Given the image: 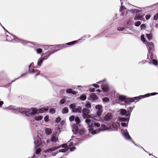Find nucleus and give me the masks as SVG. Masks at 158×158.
<instances>
[{
	"label": "nucleus",
	"mask_w": 158,
	"mask_h": 158,
	"mask_svg": "<svg viewBox=\"0 0 158 158\" xmlns=\"http://www.w3.org/2000/svg\"><path fill=\"white\" fill-rule=\"evenodd\" d=\"M89 110L85 108L83 110L82 117L84 119H86L85 122L87 123L88 126L89 131H91L93 130L95 127H100V124L95 121L91 120L89 118H91V116L89 114Z\"/></svg>",
	"instance_id": "obj_1"
},
{
	"label": "nucleus",
	"mask_w": 158,
	"mask_h": 158,
	"mask_svg": "<svg viewBox=\"0 0 158 158\" xmlns=\"http://www.w3.org/2000/svg\"><path fill=\"white\" fill-rule=\"evenodd\" d=\"M144 95H140L138 97H136L133 98H127L124 95H120L119 99L122 101H123L125 102L126 105L130 104L131 102H134L135 100H137L136 102L138 101L142 98H144Z\"/></svg>",
	"instance_id": "obj_2"
},
{
	"label": "nucleus",
	"mask_w": 158,
	"mask_h": 158,
	"mask_svg": "<svg viewBox=\"0 0 158 158\" xmlns=\"http://www.w3.org/2000/svg\"><path fill=\"white\" fill-rule=\"evenodd\" d=\"M37 112V109L33 108L30 109H25L21 108V110L19 111V113H21L22 114H24L26 116H33Z\"/></svg>",
	"instance_id": "obj_3"
},
{
	"label": "nucleus",
	"mask_w": 158,
	"mask_h": 158,
	"mask_svg": "<svg viewBox=\"0 0 158 158\" xmlns=\"http://www.w3.org/2000/svg\"><path fill=\"white\" fill-rule=\"evenodd\" d=\"M6 41L15 43H20L23 44H25L27 42L26 40L20 39L10 34L6 35Z\"/></svg>",
	"instance_id": "obj_4"
},
{
	"label": "nucleus",
	"mask_w": 158,
	"mask_h": 158,
	"mask_svg": "<svg viewBox=\"0 0 158 158\" xmlns=\"http://www.w3.org/2000/svg\"><path fill=\"white\" fill-rule=\"evenodd\" d=\"M75 121L76 124H74L72 126L73 131L74 134H76L77 133L78 130L82 128V125L80 124L81 120L78 117L75 118Z\"/></svg>",
	"instance_id": "obj_5"
},
{
	"label": "nucleus",
	"mask_w": 158,
	"mask_h": 158,
	"mask_svg": "<svg viewBox=\"0 0 158 158\" xmlns=\"http://www.w3.org/2000/svg\"><path fill=\"white\" fill-rule=\"evenodd\" d=\"M96 127H95L94 128V129L91 131H89L92 135L95 134L99 133L101 131H103L107 130L110 127V124H108L107 126L105 125L104 124H102L101 125L100 128H98V129L95 130Z\"/></svg>",
	"instance_id": "obj_6"
},
{
	"label": "nucleus",
	"mask_w": 158,
	"mask_h": 158,
	"mask_svg": "<svg viewBox=\"0 0 158 158\" xmlns=\"http://www.w3.org/2000/svg\"><path fill=\"white\" fill-rule=\"evenodd\" d=\"M65 47V44L50 45L48 47L47 49L50 50L51 51H54V52H55Z\"/></svg>",
	"instance_id": "obj_7"
},
{
	"label": "nucleus",
	"mask_w": 158,
	"mask_h": 158,
	"mask_svg": "<svg viewBox=\"0 0 158 158\" xmlns=\"http://www.w3.org/2000/svg\"><path fill=\"white\" fill-rule=\"evenodd\" d=\"M106 79L97 82L98 84H101V87L102 90L105 92H107L110 89V87L108 84L106 82Z\"/></svg>",
	"instance_id": "obj_8"
},
{
	"label": "nucleus",
	"mask_w": 158,
	"mask_h": 158,
	"mask_svg": "<svg viewBox=\"0 0 158 158\" xmlns=\"http://www.w3.org/2000/svg\"><path fill=\"white\" fill-rule=\"evenodd\" d=\"M34 139V144L36 147L40 146L41 147H43L44 146L45 143L44 142L43 143L42 142L40 137L38 135H35Z\"/></svg>",
	"instance_id": "obj_9"
},
{
	"label": "nucleus",
	"mask_w": 158,
	"mask_h": 158,
	"mask_svg": "<svg viewBox=\"0 0 158 158\" xmlns=\"http://www.w3.org/2000/svg\"><path fill=\"white\" fill-rule=\"evenodd\" d=\"M69 107L72 109V112L80 113L81 112V107L80 106H76L74 103L70 104Z\"/></svg>",
	"instance_id": "obj_10"
},
{
	"label": "nucleus",
	"mask_w": 158,
	"mask_h": 158,
	"mask_svg": "<svg viewBox=\"0 0 158 158\" xmlns=\"http://www.w3.org/2000/svg\"><path fill=\"white\" fill-rule=\"evenodd\" d=\"M121 133L126 139L128 140H131V137L129 135L127 129H122Z\"/></svg>",
	"instance_id": "obj_11"
},
{
	"label": "nucleus",
	"mask_w": 158,
	"mask_h": 158,
	"mask_svg": "<svg viewBox=\"0 0 158 158\" xmlns=\"http://www.w3.org/2000/svg\"><path fill=\"white\" fill-rule=\"evenodd\" d=\"M59 134L57 132H54L51 136V141L52 142L55 143L58 141Z\"/></svg>",
	"instance_id": "obj_12"
},
{
	"label": "nucleus",
	"mask_w": 158,
	"mask_h": 158,
	"mask_svg": "<svg viewBox=\"0 0 158 158\" xmlns=\"http://www.w3.org/2000/svg\"><path fill=\"white\" fill-rule=\"evenodd\" d=\"M34 65L33 63H31L29 65V72L30 73H36L35 75V77H36L38 75H40V71L37 69H31V67H33Z\"/></svg>",
	"instance_id": "obj_13"
},
{
	"label": "nucleus",
	"mask_w": 158,
	"mask_h": 158,
	"mask_svg": "<svg viewBox=\"0 0 158 158\" xmlns=\"http://www.w3.org/2000/svg\"><path fill=\"white\" fill-rule=\"evenodd\" d=\"M148 58L149 57L150 59L152 60V64L155 65L156 66L158 65V62L155 59H153L154 58V56L152 52H149L148 53Z\"/></svg>",
	"instance_id": "obj_14"
},
{
	"label": "nucleus",
	"mask_w": 158,
	"mask_h": 158,
	"mask_svg": "<svg viewBox=\"0 0 158 158\" xmlns=\"http://www.w3.org/2000/svg\"><path fill=\"white\" fill-rule=\"evenodd\" d=\"M123 1L126 2V1L125 0H121V6L120 9L119 11L120 12H122V13L121 14V15L123 16H125V15H126V14L127 13V11H124L125 7L123 6Z\"/></svg>",
	"instance_id": "obj_15"
},
{
	"label": "nucleus",
	"mask_w": 158,
	"mask_h": 158,
	"mask_svg": "<svg viewBox=\"0 0 158 158\" xmlns=\"http://www.w3.org/2000/svg\"><path fill=\"white\" fill-rule=\"evenodd\" d=\"M21 108L20 107H16L15 106L11 105L5 108L6 109L8 110H13L15 111H18L21 110Z\"/></svg>",
	"instance_id": "obj_16"
},
{
	"label": "nucleus",
	"mask_w": 158,
	"mask_h": 158,
	"mask_svg": "<svg viewBox=\"0 0 158 158\" xmlns=\"http://www.w3.org/2000/svg\"><path fill=\"white\" fill-rule=\"evenodd\" d=\"M54 53V51H48L46 53H44L43 54L42 56H43V57H42L43 59H44V60L47 59L48 57L52 54L53 53Z\"/></svg>",
	"instance_id": "obj_17"
},
{
	"label": "nucleus",
	"mask_w": 158,
	"mask_h": 158,
	"mask_svg": "<svg viewBox=\"0 0 158 158\" xmlns=\"http://www.w3.org/2000/svg\"><path fill=\"white\" fill-rule=\"evenodd\" d=\"M113 117L112 114L110 113H107L104 118V121H109Z\"/></svg>",
	"instance_id": "obj_18"
},
{
	"label": "nucleus",
	"mask_w": 158,
	"mask_h": 158,
	"mask_svg": "<svg viewBox=\"0 0 158 158\" xmlns=\"http://www.w3.org/2000/svg\"><path fill=\"white\" fill-rule=\"evenodd\" d=\"M120 113L122 115L127 116L130 115V111L129 110L127 111L124 109H121L120 110Z\"/></svg>",
	"instance_id": "obj_19"
},
{
	"label": "nucleus",
	"mask_w": 158,
	"mask_h": 158,
	"mask_svg": "<svg viewBox=\"0 0 158 158\" xmlns=\"http://www.w3.org/2000/svg\"><path fill=\"white\" fill-rule=\"evenodd\" d=\"M61 147L64 148L60 149L59 150V152H66L69 149V147L68 146L67 144H64L61 146Z\"/></svg>",
	"instance_id": "obj_20"
},
{
	"label": "nucleus",
	"mask_w": 158,
	"mask_h": 158,
	"mask_svg": "<svg viewBox=\"0 0 158 158\" xmlns=\"http://www.w3.org/2000/svg\"><path fill=\"white\" fill-rule=\"evenodd\" d=\"M147 46L149 48V50L148 51V53L150 52H151V51L154 48V44L152 42H148L147 41L145 43Z\"/></svg>",
	"instance_id": "obj_21"
},
{
	"label": "nucleus",
	"mask_w": 158,
	"mask_h": 158,
	"mask_svg": "<svg viewBox=\"0 0 158 158\" xmlns=\"http://www.w3.org/2000/svg\"><path fill=\"white\" fill-rule=\"evenodd\" d=\"M130 116L127 118H119V121L122 122H125L128 123L129 119Z\"/></svg>",
	"instance_id": "obj_22"
},
{
	"label": "nucleus",
	"mask_w": 158,
	"mask_h": 158,
	"mask_svg": "<svg viewBox=\"0 0 158 158\" xmlns=\"http://www.w3.org/2000/svg\"><path fill=\"white\" fill-rule=\"evenodd\" d=\"M26 41L27 42V43H26V44H25V45H26L27 44L29 43V44H33V45L34 46V47H37H37H40L41 46V45H40L36 43H35V42H31V43L30 42H27V41Z\"/></svg>",
	"instance_id": "obj_23"
},
{
	"label": "nucleus",
	"mask_w": 158,
	"mask_h": 158,
	"mask_svg": "<svg viewBox=\"0 0 158 158\" xmlns=\"http://www.w3.org/2000/svg\"><path fill=\"white\" fill-rule=\"evenodd\" d=\"M61 147V146H59L58 147H52L50 148H49L48 150V152H49L50 151H53L55 150H57L58 149L60 148Z\"/></svg>",
	"instance_id": "obj_24"
},
{
	"label": "nucleus",
	"mask_w": 158,
	"mask_h": 158,
	"mask_svg": "<svg viewBox=\"0 0 158 158\" xmlns=\"http://www.w3.org/2000/svg\"><path fill=\"white\" fill-rule=\"evenodd\" d=\"M143 19V18L142 16L139 15H137L134 17V19L135 20H142Z\"/></svg>",
	"instance_id": "obj_25"
},
{
	"label": "nucleus",
	"mask_w": 158,
	"mask_h": 158,
	"mask_svg": "<svg viewBox=\"0 0 158 158\" xmlns=\"http://www.w3.org/2000/svg\"><path fill=\"white\" fill-rule=\"evenodd\" d=\"M91 98L93 100H96L98 99V97L94 93H92L91 95Z\"/></svg>",
	"instance_id": "obj_26"
},
{
	"label": "nucleus",
	"mask_w": 158,
	"mask_h": 158,
	"mask_svg": "<svg viewBox=\"0 0 158 158\" xmlns=\"http://www.w3.org/2000/svg\"><path fill=\"white\" fill-rule=\"evenodd\" d=\"M45 132L47 135H48L51 134L52 132V131L50 128H46L45 129Z\"/></svg>",
	"instance_id": "obj_27"
},
{
	"label": "nucleus",
	"mask_w": 158,
	"mask_h": 158,
	"mask_svg": "<svg viewBox=\"0 0 158 158\" xmlns=\"http://www.w3.org/2000/svg\"><path fill=\"white\" fill-rule=\"evenodd\" d=\"M146 35L148 40H151L152 39L153 35L152 34H146Z\"/></svg>",
	"instance_id": "obj_28"
},
{
	"label": "nucleus",
	"mask_w": 158,
	"mask_h": 158,
	"mask_svg": "<svg viewBox=\"0 0 158 158\" xmlns=\"http://www.w3.org/2000/svg\"><path fill=\"white\" fill-rule=\"evenodd\" d=\"M44 60L42 58H39L37 62V65L39 66H40Z\"/></svg>",
	"instance_id": "obj_29"
},
{
	"label": "nucleus",
	"mask_w": 158,
	"mask_h": 158,
	"mask_svg": "<svg viewBox=\"0 0 158 158\" xmlns=\"http://www.w3.org/2000/svg\"><path fill=\"white\" fill-rule=\"evenodd\" d=\"M83 126L82 125V127L79 130H78L77 133L78 132L81 135L83 134L84 133L85 130L83 128Z\"/></svg>",
	"instance_id": "obj_30"
},
{
	"label": "nucleus",
	"mask_w": 158,
	"mask_h": 158,
	"mask_svg": "<svg viewBox=\"0 0 158 158\" xmlns=\"http://www.w3.org/2000/svg\"><path fill=\"white\" fill-rule=\"evenodd\" d=\"M77 42V41L75 40L74 41H73L72 42H69L68 43H67L66 44H65V46H66V45H73L75 44H76Z\"/></svg>",
	"instance_id": "obj_31"
},
{
	"label": "nucleus",
	"mask_w": 158,
	"mask_h": 158,
	"mask_svg": "<svg viewBox=\"0 0 158 158\" xmlns=\"http://www.w3.org/2000/svg\"><path fill=\"white\" fill-rule=\"evenodd\" d=\"M69 110L67 107H65L62 109V113L63 114H65L68 112Z\"/></svg>",
	"instance_id": "obj_32"
},
{
	"label": "nucleus",
	"mask_w": 158,
	"mask_h": 158,
	"mask_svg": "<svg viewBox=\"0 0 158 158\" xmlns=\"http://www.w3.org/2000/svg\"><path fill=\"white\" fill-rule=\"evenodd\" d=\"M157 94H158V93H151V94H146L144 95V96H145V97H149L150 96L154 95H156Z\"/></svg>",
	"instance_id": "obj_33"
},
{
	"label": "nucleus",
	"mask_w": 158,
	"mask_h": 158,
	"mask_svg": "<svg viewBox=\"0 0 158 158\" xmlns=\"http://www.w3.org/2000/svg\"><path fill=\"white\" fill-rule=\"evenodd\" d=\"M48 109L46 108H42L39 110V112L40 113H43L47 111Z\"/></svg>",
	"instance_id": "obj_34"
},
{
	"label": "nucleus",
	"mask_w": 158,
	"mask_h": 158,
	"mask_svg": "<svg viewBox=\"0 0 158 158\" xmlns=\"http://www.w3.org/2000/svg\"><path fill=\"white\" fill-rule=\"evenodd\" d=\"M42 118H43V117L41 116H36L35 118V119L37 121L41 120Z\"/></svg>",
	"instance_id": "obj_35"
},
{
	"label": "nucleus",
	"mask_w": 158,
	"mask_h": 158,
	"mask_svg": "<svg viewBox=\"0 0 158 158\" xmlns=\"http://www.w3.org/2000/svg\"><path fill=\"white\" fill-rule=\"evenodd\" d=\"M102 110H98L97 111V114L98 116H100L101 115L102 113Z\"/></svg>",
	"instance_id": "obj_36"
},
{
	"label": "nucleus",
	"mask_w": 158,
	"mask_h": 158,
	"mask_svg": "<svg viewBox=\"0 0 158 158\" xmlns=\"http://www.w3.org/2000/svg\"><path fill=\"white\" fill-rule=\"evenodd\" d=\"M71 140H70L68 143V146L69 148H70L74 144V142L73 141H70Z\"/></svg>",
	"instance_id": "obj_37"
},
{
	"label": "nucleus",
	"mask_w": 158,
	"mask_h": 158,
	"mask_svg": "<svg viewBox=\"0 0 158 158\" xmlns=\"http://www.w3.org/2000/svg\"><path fill=\"white\" fill-rule=\"evenodd\" d=\"M80 99L83 101L85 100L86 99V96L84 94L82 95L80 97Z\"/></svg>",
	"instance_id": "obj_38"
},
{
	"label": "nucleus",
	"mask_w": 158,
	"mask_h": 158,
	"mask_svg": "<svg viewBox=\"0 0 158 158\" xmlns=\"http://www.w3.org/2000/svg\"><path fill=\"white\" fill-rule=\"evenodd\" d=\"M95 108L98 110H102V106L100 105H98L95 106Z\"/></svg>",
	"instance_id": "obj_39"
},
{
	"label": "nucleus",
	"mask_w": 158,
	"mask_h": 158,
	"mask_svg": "<svg viewBox=\"0 0 158 158\" xmlns=\"http://www.w3.org/2000/svg\"><path fill=\"white\" fill-rule=\"evenodd\" d=\"M36 52L38 54H40L42 52V50L40 48H38L35 49Z\"/></svg>",
	"instance_id": "obj_40"
},
{
	"label": "nucleus",
	"mask_w": 158,
	"mask_h": 158,
	"mask_svg": "<svg viewBox=\"0 0 158 158\" xmlns=\"http://www.w3.org/2000/svg\"><path fill=\"white\" fill-rule=\"evenodd\" d=\"M65 101H66V100L65 98H62L61 99V100H60V101L59 104L60 105H61V104H64L65 102Z\"/></svg>",
	"instance_id": "obj_41"
},
{
	"label": "nucleus",
	"mask_w": 158,
	"mask_h": 158,
	"mask_svg": "<svg viewBox=\"0 0 158 158\" xmlns=\"http://www.w3.org/2000/svg\"><path fill=\"white\" fill-rule=\"evenodd\" d=\"M49 113L51 114H54L56 113V110L54 108H51L49 110Z\"/></svg>",
	"instance_id": "obj_42"
},
{
	"label": "nucleus",
	"mask_w": 158,
	"mask_h": 158,
	"mask_svg": "<svg viewBox=\"0 0 158 158\" xmlns=\"http://www.w3.org/2000/svg\"><path fill=\"white\" fill-rule=\"evenodd\" d=\"M73 89H72L70 88L67 89L66 90V92L67 94H72Z\"/></svg>",
	"instance_id": "obj_43"
},
{
	"label": "nucleus",
	"mask_w": 158,
	"mask_h": 158,
	"mask_svg": "<svg viewBox=\"0 0 158 158\" xmlns=\"http://www.w3.org/2000/svg\"><path fill=\"white\" fill-rule=\"evenodd\" d=\"M102 100L104 102H108L110 101L109 99L107 97H105L103 98Z\"/></svg>",
	"instance_id": "obj_44"
},
{
	"label": "nucleus",
	"mask_w": 158,
	"mask_h": 158,
	"mask_svg": "<svg viewBox=\"0 0 158 158\" xmlns=\"http://www.w3.org/2000/svg\"><path fill=\"white\" fill-rule=\"evenodd\" d=\"M75 116L73 115H72V116H71L69 117V120H70V121L72 122L73 121L75 120Z\"/></svg>",
	"instance_id": "obj_45"
},
{
	"label": "nucleus",
	"mask_w": 158,
	"mask_h": 158,
	"mask_svg": "<svg viewBox=\"0 0 158 158\" xmlns=\"http://www.w3.org/2000/svg\"><path fill=\"white\" fill-rule=\"evenodd\" d=\"M128 123L127 122V123L122 122L121 123V125L123 127H127L128 125Z\"/></svg>",
	"instance_id": "obj_46"
},
{
	"label": "nucleus",
	"mask_w": 158,
	"mask_h": 158,
	"mask_svg": "<svg viewBox=\"0 0 158 158\" xmlns=\"http://www.w3.org/2000/svg\"><path fill=\"white\" fill-rule=\"evenodd\" d=\"M141 23V22L140 21H138L135 22V25L136 26L138 27L139 26Z\"/></svg>",
	"instance_id": "obj_47"
},
{
	"label": "nucleus",
	"mask_w": 158,
	"mask_h": 158,
	"mask_svg": "<svg viewBox=\"0 0 158 158\" xmlns=\"http://www.w3.org/2000/svg\"><path fill=\"white\" fill-rule=\"evenodd\" d=\"M85 106L88 108H90L91 107V104L89 102H87L85 104Z\"/></svg>",
	"instance_id": "obj_48"
},
{
	"label": "nucleus",
	"mask_w": 158,
	"mask_h": 158,
	"mask_svg": "<svg viewBox=\"0 0 158 158\" xmlns=\"http://www.w3.org/2000/svg\"><path fill=\"white\" fill-rule=\"evenodd\" d=\"M41 151V149L40 148H38L35 151V153L36 154H38L40 153V152Z\"/></svg>",
	"instance_id": "obj_49"
},
{
	"label": "nucleus",
	"mask_w": 158,
	"mask_h": 158,
	"mask_svg": "<svg viewBox=\"0 0 158 158\" xmlns=\"http://www.w3.org/2000/svg\"><path fill=\"white\" fill-rule=\"evenodd\" d=\"M141 40L144 43L145 42V39L144 38V36L143 35H142L141 36Z\"/></svg>",
	"instance_id": "obj_50"
},
{
	"label": "nucleus",
	"mask_w": 158,
	"mask_h": 158,
	"mask_svg": "<svg viewBox=\"0 0 158 158\" xmlns=\"http://www.w3.org/2000/svg\"><path fill=\"white\" fill-rule=\"evenodd\" d=\"M61 120V118L60 117H59L57 118L55 120L56 123H58L60 122Z\"/></svg>",
	"instance_id": "obj_51"
},
{
	"label": "nucleus",
	"mask_w": 158,
	"mask_h": 158,
	"mask_svg": "<svg viewBox=\"0 0 158 158\" xmlns=\"http://www.w3.org/2000/svg\"><path fill=\"white\" fill-rule=\"evenodd\" d=\"M49 116L48 115H46L44 118V121L46 122H47L48 121Z\"/></svg>",
	"instance_id": "obj_52"
},
{
	"label": "nucleus",
	"mask_w": 158,
	"mask_h": 158,
	"mask_svg": "<svg viewBox=\"0 0 158 158\" xmlns=\"http://www.w3.org/2000/svg\"><path fill=\"white\" fill-rule=\"evenodd\" d=\"M137 10H130V11L131 12H132L133 14H135V13H137Z\"/></svg>",
	"instance_id": "obj_53"
},
{
	"label": "nucleus",
	"mask_w": 158,
	"mask_h": 158,
	"mask_svg": "<svg viewBox=\"0 0 158 158\" xmlns=\"http://www.w3.org/2000/svg\"><path fill=\"white\" fill-rule=\"evenodd\" d=\"M92 85L95 87V88H99L100 87V86L97 84H94Z\"/></svg>",
	"instance_id": "obj_54"
},
{
	"label": "nucleus",
	"mask_w": 158,
	"mask_h": 158,
	"mask_svg": "<svg viewBox=\"0 0 158 158\" xmlns=\"http://www.w3.org/2000/svg\"><path fill=\"white\" fill-rule=\"evenodd\" d=\"M154 19L155 20H156L158 19V13L156 14L154 16Z\"/></svg>",
	"instance_id": "obj_55"
},
{
	"label": "nucleus",
	"mask_w": 158,
	"mask_h": 158,
	"mask_svg": "<svg viewBox=\"0 0 158 158\" xmlns=\"http://www.w3.org/2000/svg\"><path fill=\"white\" fill-rule=\"evenodd\" d=\"M145 27V25L144 24H141L140 27L141 29H144Z\"/></svg>",
	"instance_id": "obj_56"
},
{
	"label": "nucleus",
	"mask_w": 158,
	"mask_h": 158,
	"mask_svg": "<svg viewBox=\"0 0 158 158\" xmlns=\"http://www.w3.org/2000/svg\"><path fill=\"white\" fill-rule=\"evenodd\" d=\"M76 149V148L75 147H73L71 148L70 149V151L71 152H73Z\"/></svg>",
	"instance_id": "obj_57"
},
{
	"label": "nucleus",
	"mask_w": 158,
	"mask_h": 158,
	"mask_svg": "<svg viewBox=\"0 0 158 158\" xmlns=\"http://www.w3.org/2000/svg\"><path fill=\"white\" fill-rule=\"evenodd\" d=\"M58 153V152H52L51 153V155L54 156H56Z\"/></svg>",
	"instance_id": "obj_58"
},
{
	"label": "nucleus",
	"mask_w": 158,
	"mask_h": 158,
	"mask_svg": "<svg viewBox=\"0 0 158 158\" xmlns=\"http://www.w3.org/2000/svg\"><path fill=\"white\" fill-rule=\"evenodd\" d=\"M151 17L150 15H147L145 16V18L146 19L148 20L150 19Z\"/></svg>",
	"instance_id": "obj_59"
},
{
	"label": "nucleus",
	"mask_w": 158,
	"mask_h": 158,
	"mask_svg": "<svg viewBox=\"0 0 158 158\" xmlns=\"http://www.w3.org/2000/svg\"><path fill=\"white\" fill-rule=\"evenodd\" d=\"M132 23L133 22L131 20H129V21H128L127 22V24L130 25H131Z\"/></svg>",
	"instance_id": "obj_60"
},
{
	"label": "nucleus",
	"mask_w": 158,
	"mask_h": 158,
	"mask_svg": "<svg viewBox=\"0 0 158 158\" xmlns=\"http://www.w3.org/2000/svg\"><path fill=\"white\" fill-rule=\"evenodd\" d=\"M124 28L123 27H118V30L119 31H122L123 30Z\"/></svg>",
	"instance_id": "obj_61"
},
{
	"label": "nucleus",
	"mask_w": 158,
	"mask_h": 158,
	"mask_svg": "<svg viewBox=\"0 0 158 158\" xmlns=\"http://www.w3.org/2000/svg\"><path fill=\"white\" fill-rule=\"evenodd\" d=\"M89 91L90 92H94L95 91V89L93 88H90L89 89Z\"/></svg>",
	"instance_id": "obj_62"
},
{
	"label": "nucleus",
	"mask_w": 158,
	"mask_h": 158,
	"mask_svg": "<svg viewBox=\"0 0 158 158\" xmlns=\"http://www.w3.org/2000/svg\"><path fill=\"white\" fill-rule=\"evenodd\" d=\"M28 158H36V156L35 154H34L31 157H29Z\"/></svg>",
	"instance_id": "obj_63"
},
{
	"label": "nucleus",
	"mask_w": 158,
	"mask_h": 158,
	"mask_svg": "<svg viewBox=\"0 0 158 158\" xmlns=\"http://www.w3.org/2000/svg\"><path fill=\"white\" fill-rule=\"evenodd\" d=\"M77 93H78V92L77 91H72V94H73L74 95H75V94H77Z\"/></svg>",
	"instance_id": "obj_64"
}]
</instances>
